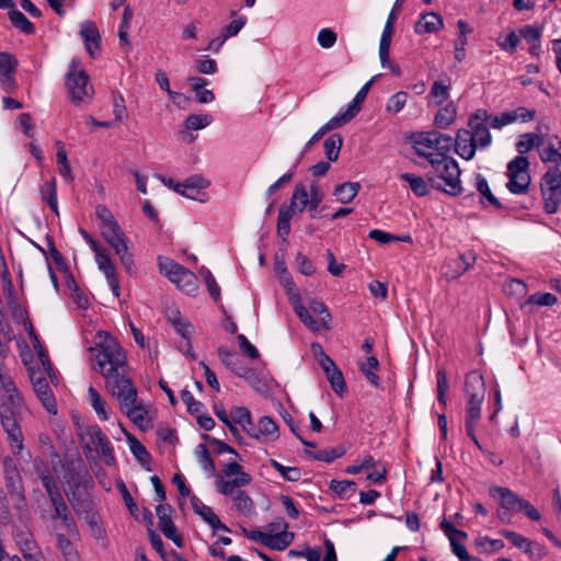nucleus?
<instances>
[{"mask_svg":"<svg viewBox=\"0 0 561 561\" xmlns=\"http://www.w3.org/2000/svg\"><path fill=\"white\" fill-rule=\"evenodd\" d=\"M306 454L314 460L331 462L336 458H340L344 454V449L341 447H336L319 450L317 453L306 450Z\"/></svg>","mask_w":561,"mask_h":561,"instance_id":"obj_48","label":"nucleus"},{"mask_svg":"<svg viewBox=\"0 0 561 561\" xmlns=\"http://www.w3.org/2000/svg\"><path fill=\"white\" fill-rule=\"evenodd\" d=\"M99 268L104 273L107 279L116 276V268L108 255V253H99L95 257Z\"/></svg>","mask_w":561,"mask_h":561,"instance_id":"obj_56","label":"nucleus"},{"mask_svg":"<svg viewBox=\"0 0 561 561\" xmlns=\"http://www.w3.org/2000/svg\"><path fill=\"white\" fill-rule=\"evenodd\" d=\"M477 188H478L479 193L481 194V196H483L488 199L489 206L494 207V208L502 207V204L500 203V201L492 194V192L489 187L488 181L480 175L477 178Z\"/></svg>","mask_w":561,"mask_h":561,"instance_id":"obj_55","label":"nucleus"},{"mask_svg":"<svg viewBox=\"0 0 561 561\" xmlns=\"http://www.w3.org/2000/svg\"><path fill=\"white\" fill-rule=\"evenodd\" d=\"M500 534L508 539L515 547L522 549L525 553H534L533 541L526 537L507 529L501 530Z\"/></svg>","mask_w":561,"mask_h":561,"instance_id":"obj_39","label":"nucleus"},{"mask_svg":"<svg viewBox=\"0 0 561 561\" xmlns=\"http://www.w3.org/2000/svg\"><path fill=\"white\" fill-rule=\"evenodd\" d=\"M128 440L130 444V450L133 455L142 463H147L150 460V455L147 451L146 447L134 436L128 435Z\"/></svg>","mask_w":561,"mask_h":561,"instance_id":"obj_57","label":"nucleus"},{"mask_svg":"<svg viewBox=\"0 0 561 561\" xmlns=\"http://www.w3.org/2000/svg\"><path fill=\"white\" fill-rule=\"evenodd\" d=\"M457 111L454 103H448L445 107L440 108L434 119L435 126L438 128H447L456 119Z\"/></svg>","mask_w":561,"mask_h":561,"instance_id":"obj_30","label":"nucleus"},{"mask_svg":"<svg viewBox=\"0 0 561 561\" xmlns=\"http://www.w3.org/2000/svg\"><path fill=\"white\" fill-rule=\"evenodd\" d=\"M558 298L550 293H536L530 295L527 300L522 305L523 308L529 307H551L556 305Z\"/></svg>","mask_w":561,"mask_h":561,"instance_id":"obj_28","label":"nucleus"},{"mask_svg":"<svg viewBox=\"0 0 561 561\" xmlns=\"http://www.w3.org/2000/svg\"><path fill=\"white\" fill-rule=\"evenodd\" d=\"M435 141H437L436 131L421 133L414 138L413 148L419 156L425 157L428 162H432L436 159Z\"/></svg>","mask_w":561,"mask_h":561,"instance_id":"obj_18","label":"nucleus"},{"mask_svg":"<svg viewBox=\"0 0 561 561\" xmlns=\"http://www.w3.org/2000/svg\"><path fill=\"white\" fill-rule=\"evenodd\" d=\"M443 19L436 12H428L421 15L415 24V32L417 34L435 33L443 27Z\"/></svg>","mask_w":561,"mask_h":561,"instance_id":"obj_23","label":"nucleus"},{"mask_svg":"<svg viewBox=\"0 0 561 561\" xmlns=\"http://www.w3.org/2000/svg\"><path fill=\"white\" fill-rule=\"evenodd\" d=\"M271 466L287 481L295 482L301 478V472L296 467H285L274 459H271Z\"/></svg>","mask_w":561,"mask_h":561,"instance_id":"obj_54","label":"nucleus"},{"mask_svg":"<svg viewBox=\"0 0 561 561\" xmlns=\"http://www.w3.org/2000/svg\"><path fill=\"white\" fill-rule=\"evenodd\" d=\"M476 548L483 553H491L504 548V542L501 539H491L489 537H478L474 540Z\"/></svg>","mask_w":561,"mask_h":561,"instance_id":"obj_44","label":"nucleus"},{"mask_svg":"<svg viewBox=\"0 0 561 561\" xmlns=\"http://www.w3.org/2000/svg\"><path fill=\"white\" fill-rule=\"evenodd\" d=\"M158 266L161 274L167 276L172 283L176 284V286L190 294L196 289V276L190 270L180 265L175 261L159 256L158 257Z\"/></svg>","mask_w":561,"mask_h":561,"instance_id":"obj_7","label":"nucleus"},{"mask_svg":"<svg viewBox=\"0 0 561 561\" xmlns=\"http://www.w3.org/2000/svg\"><path fill=\"white\" fill-rule=\"evenodd\" d=\"M347 122L341 116V114L332 117L327 124H324L308 141L307 148L318 142L327 133L332 129L339 128Z\"/></svg>","mask_w":561,"mask_h":561,"instance_id":"obj_40","label":"nucleus"},{"mask_svg":"<svg viewBox=\"0 0 561 561\" xmlns=\"http://www.w3.org/2000/svg\"><path fill=\"white\" fill-rule=\"evenodd\" d=\"M469 126L477 147L485 148L491 144L492 137L486 124L469 121Z\"/></svg>","mask_w":561,"mask_h":561,"instance_id":"obj_26","label":"nucleus"},{"mask_svg":"<svg viewBox=\"0 0 561 561\" xmlns=\"http://www.w3.org/2000/svg\"><path fill=\"white\" fill-rule=\"evenodd\" d=\"M437 141H435V158L448 157L450 148L454 146V139L448 136L436 131Z\"/></svg>","mask_w":561,"mask_h":561,"instance_id":"obj_53","label":"nucleus"},{"mask_svg":"<svg viewBox=\"0 0 561 561\" xmlns=\"http://www.w3.org/2000/svg\"><path fill=\"white\" fill-rule=\"evenodd\" d=\"M49 378L46 377L38 382H34L33 389L36 393L37 398L42 401L45 409L53 414L57 413L56 400L54 398L53 391L49 387Z\"/></svg>","mask_w":561,"mask_h":561,"instance_id":"obj_21","label":"nucleus"},{"mask_svg":"<svg viewBox=\"0 0 561 561\" xmlns=\"http://www.w3.org/2000/svg\"><path fill=\"white\" fill-rule=\"evenodd\" d=\"M291 213H279L277 218V234L283 242H287V236L290 231Z\"/></svg>","mask_w":561,"mask_h":561,"instance_id":"obj_60","label":"nucleus"},{"mask_svg":"<svg viewBox=\"0 0 561 561\" xmlns=\"http://www.w3.org/2000/svg\"><path fill=\"white\" fill-rule=\"evenodd\" d=\"M542 33L541 25H525L519 28V35L526 39L529 44L540 42Z\"/></svg>","mask_w":561,"mask_h":561,"instance_id":"obj_59","label":"nucleus"},{"mask_svg":"<svg viewBox=\"0 0 561 561\" xmlns=\"http://www.w3.org/2000/svg\"><path fill=\"white\" fill-rule=\"evenodd\" d=\"M4 356L5 353L0 354V420L13 455L19 456L23 450V434L19 425L23 399L8 373Z\"/></svg>","mask_w":561,"mask_h":561,"instance_id":"obj_1","label":"nucleus"},{"mask_svg":"<svg viewBox=\"0 0 561 561\" xmlns=\"http://www.w3.org/2000/svg\"><path fill=\"white\" fill-rule=\"evenodd\" d=\"M330 490L341 497H351L356 492V483L350 480H332L330 482Z\"/></svg>","mask_w":561,"mask_h":561,"instance_id":"obj_42","label":"nucleus"},{"mask_svg":"<svg viewBox=\"0 0 561 561\" xmlns=\"http://www.w3.org/2000/svg\"><path fill=\"white\" fill-rule=\"evenodd\" d=\"M294 540V534L289 531H280L278 534H268L266 547L273 550H284Z\"/></svg>","mask_w":561,"mask_h":561,"instance_id":"obj_35","label":"nucleus"},{"mask_svg":"<svg viewBox=\"0 0 561 561\" xmlns=\"http://www.w3.org/2000/svg\"><path fill=\"white\" fill-rule=\"evenodd\" d=\"M430 163L439 178L445 182L443 190L446 193L450 195H457L460 193V169L456 160L450 157H440L432 160Z\"/></svg>","mask_w":561,"mask_h":561,"instance_id":"obj_9","label":"nucleus"},{"mask_svg":"<svg viewBox=\"0 0 561 561\" xmlns=\"http://www.w3.org/2000/svg\"><path fill=\"white\" fill-rule=\"evenodd\" d=\"M309 308L313 313L320 314L319 320L321 322L323 330H325V331L330 330V328H331L330 322H331L332 318H331V314L328 311L325 305L320 300L312 299L309 302Z\"/></svg>","mask_w":561,"mask_h":561,"instance_id":"obj_47","label":"nucleus"},{"mask_svg":"<svg viewBox=\"0 0 561 561\" xmlns=\"http://www.w3.org/2000/svg\"><path fill=\"white\" fill-rule=\"evenodd\" d=\"M401 179L408 183L410 190L415 195L424 196L428 193L430 187L423 178L412 173H403L401 174Z\"/></svg>","mask_w":561,"mask_h":561,"instance_id":"obj_34","label":"nucleus"},{"mask_svg":"<svg viewBox=\"0 0 561 561\" xmlns=\"http://www.w3.org/2000/svg\"><path fill=\"white\" fill-rule=\"evenodd\" d=\"M359 187L357 182H346L335 187L334 195L342 204H347L357 195Z\"/></svg>","mask_w":561,"mask_h":561,"instance_id":"obj_29","label":"nucleus"},{"mask_svg":"<svg viewBox=\"0 0 561 561\" xmlns=\"http://www.w3.org/2000/svg\"><path fill=\"white\" fill-rule=\"evenodd\" d=\"M211 123V117L209 115H198L191 114L185 119V126L191 130H198Z\"/></svg>","mask_w":561,"mask_h":561,"instance_id":"obj_58","label":"nucleus"},{"mask_svg":"<svg viewBox=\"0 0 561 561\" xmlns=\"http://www.w3.org/2000/svg\"><path fill=\"white\" fill-rule=\"evenodd\" d=\"M476 260L477 255L473 252L461 254L459 256V263L457 265V268L450 271L449 273H447V275H449L450 278L453 279L461 276L463 273H466L473 266Z\"/></svg>","mask_w":561,"mask_h":561,"instance_id":"obj_41","label":"nucleus"},{"mask_svg":"<svg viewBox=\"0 0 561 561\" xmlns=\"http://www.w3.org/2000/svg\"><path fill=\"white\" fill-rule=\"evenodd\" d=\"M373 84V80H369L367 83H365L362 89L357 92L355 95L353 102L348 105L345 112L341 114V116L348 123L352 118L356 116V114L360 110L362 103L365 101L369 89Z\"/></svg>","mask_w":561,"mask_h":561,"instance_id":"obj_24","label":"nucleus"},{"mask_svg":"<svg viewBox=\"0 0 561 561\" xmlns=\"http://www.w3.org/2000/svg\"><path fill=\"white\" fill-rule=\"evenodd\" d=\"M456 152L463 159L470 160L476 153V142L470 130L459 129L456 138L454 139Z\"/></svg>","mask_w":561,"mask_h":561,"instance_id":"obj_19","label":"nucleus"},{"mask_svg":"<svg viewBox=\"0 0 561 561\" xmlns=\"http://www.w3.org/2000/svg\"><path fill=\"white\" fill-rule=\"evenodd\" d=\"M287 285L289 286L288 294L290 304L300 321L312 332L323 330L320 320L313 319L309 310L301 304L300 295L296 291L293 279L288 278Z\"/></svg>","mask_w":561,"mask_h":561,"instance_id":"obj_16","label":"nucleus"},{"mask_svg":"<svg viewBox=\"0 0 561 561\" xmlns=\"http://www.w3.org/2000/svg\"><path fill=\"white\" fill-rule=\"evenodd\" d=\"M287 285L289 286L288 294L290 304L300 321L312 332L323 330L320 320L313 319L309 310L301 304L300 295L296 291L293 279L288 278Z\"/></svg>","mask_w":561,"mask_h":561,"instance_id":"obj_15","label":"nucleus"},{"mask_svg":"<svg viewBox=\"0 0 561 561\" xmlns=\"http://www.w3.org/2000/svg\"><path fill=\"white\" fill-rule=\"evenodd\" d=\"M541 145L540 136L536 134H524L520 136L519 140L516 144V149L520 154L528 152L531 148L538 147Z\"/></svg>","mask_w":561,"mask_h":561,"instance_id":"obj_49","label":"nucleus"},{"mask_svg":"<svg viewBox=\"0 0 561 561\" xmlns=\"http://www.w3.org/2000/svg\"><path fill=\"white\" fill-rule=\"evenodd\" d=\"M322 201V194L317 185L310 191L302 184H297L291 195L289 210H316Z\"/></svg>","mask_w":561,"mask_h":561,"instance_id":"obj_13","label":"nucleus"},{"mask_svg":"<svg viewBox=\"0 0 561 561\" xmlns=\"http://www.w3.org/2000/svg\"><path fill=\"white\" fill-rule=\"evenodd\" d=\"M233 502L237 510L243 515H251L254 508L253 501L243 491L236 492Z\"/></svg>","mask_w":561,"mask_h":561,"instance_id":"obj_52","label":"nucleus"},{"mask_svg":"<svg viewBox=\"0 0 561 561\" xmlns=\"http://www.w3.org/2000/svg\"><path fill=\"white\" fill-rule=\"evenodd\" d=\"M115 389V393H111L119 402L121 410L129 417V420L139 428H146L150 425L148 411L140 403H137L138 391L133 380L122 387Z\"/></svg>","mask_w":561,"mask_h":561,"instance_id":"obj_4","label":"nucleus"},{"mask_svg":"<svg viewBox=\"0 0 561 561\" xmlns=\"http://www.w3.org/2000/svg\"><path fill=\"white\" fill-rule=\"evenodd\" d=\"M80 35L84 41L85 48L91 57L100 49L101 35L93 22L87 21L81 24Z\"/></svg>","mask_w":561,"mask_h":561,"instance_id":"obj_20","label":"nucleus"},{"mask_svg":"<svg viewBox=\"0 0 561 561\" xmlns=\"http://www.w3.org/2000/svg\"><path fill=\"white\" fill-rule=\"evenodd\" d=\"M257 433L260 434V439L275 440L278 437V427L271 417L263 416L259 420Z\"/></svg>","mask_w":561,"mask_h":561,"instance_id":"obj_31","label":"nucleus"},{"mask_svg":"<svg viewBox=\"0 0 561 561\" xmlns=\"http://www.w3.org/2000/svg\"><path fill=\"white\" fill-rule=\"evenodd\" d=\"M88 82V75L83 70H78L76 61H72L66 77V87L72 102L79 103L91 98L93 89Z\"/></svg>","mask_w":561,"mask_h":561,"instance_id":"obj_12","label":"nucleus"},{"mask_svg":"<svg viewBox=\"0 0 561 561\" xmlns=\"http://www.w3.org/2000/svg\"><path fill=\"white\" fill-rule=\"evenodd\" d=\"M78 436L80 437V444L85 450L87 457L88 453H92L93 450L98 451L100 449L104 462L107 466L115 465L116 460L111 442L98 425H90L80 428Z\"/></svg>","mask_w":561,"mask_h":561,"instance_id":"obj_6","label":"nucleus"},{"mask_svg":"<svg viewBox=\"0 0 561 561\" xmlns=\"http://www.w3.org/2000/svg\"><path fill=\"white\" fill-rule=\"evenodd\" d=\"M195 455L202 466V468L210 476L215 473V463L214 460L210 457L209 450L207 449L206 445L199 444L196 447Z\"/></svg>","mask_w":561,"mask_h":561,"instance_id":"obj_45","label":"nucleus"},{"mask_svg":"<svg viewBox=\"0 0 561 561\" xmlns=\"http://www.w3.org/2000/svg\"><path fill=\"white\" fill-rule=\"evenodd\" d=\"M42 198L51 210H57L56 182L50 180L42 186Z\"/></svg>","mask_w":561,"mask_h":561,"instance_id":"obj_51","label":"nucleus"},{"mask_svg":"<svg viewBox=\"0 0 561 561\" xmlns=\"http://www.w3.org/2000/svg\"><path fill=\"white\" fill-rule=\"evenodd\" d=\"M9 18L11 23L22 32L26 34H33L35 32L33 23L30 22L22 12L13 9L9 12Z\"/></svg>","mask_w":561,"mask_h":561,"instance_id":"obj_46","label":"nucleus"},{"mask_svg":"<svg viewBox=\"0 0 561 561\" xmlns=\"http://www.w3.org/2000/svg\"><path fill=\"white\" fill-rule=\"evenodd\" d=\"M465 393L467 397L466 422L477 423L481 416V405L485 396L482 375L470 371L465 379Z\"/></svg>","mask_w":561,"mask_h":561,"instance_id":"obj_5","label":"nucleus"},{"mask_svg":"<svg viewBox=\"0 0 561 561\" xmlns=\"http://www.w3.org/2000/svg\"><path fill=\"white\" fill-rule=\"evenodd\" d=\"M546 210H557L561 202V172L549 170L541 182Z\"/></svg>","mask_w":561,"mask_h":561,"instance_id":"obj_14","label":"nucleus"},{"mask_svg":"<svg viewBox=\"0 0 561 561\" xmlns=\"http://www.w3.org/2000/svg\"><path fill=\"white\" fill-rule=\"evenodd\" d=\"M181 400L186 405L187 411L191 414L197 415L201 412L202 408H203L202 402L195 400L193 394L188 390H186V389L181 391Z\"/></svg>","mask_w":561,"mask_h":561,"instance_id":"obj_63","label":"nucleus"},{"mask_svg":"<svg viewBox=\"0 0 561 561\" xmlns=\"http://www.w3.org/2000/svg\"><path fill=\"white\" fill-rule=\"evenodd\" d=\"M379 367L376 356H369L366 363L360 364V370L367 380L375 387H379V377L374 373Z\"/></svg>","mask_w":561,"mask_h":561,"instance_id":"obj_43","label":"nucleus"},{"mask_svg":"<svg viewBox=\"0 0 561 561\" xmlns=\"http://www.w3.org/2000/svg\"><path fill=\"white\" fill-rule=\"evenodd\" d=\"M157 178L169 188L192 199L204 201L206 193L201 190L209 185V182L199 175L191 176L183 183L175 182L173 179L163 175H157Z\"/></svg>","mask_w":561,"mask_h":561,"instance_id":"obj_11","label":"nucleus"},{"mask_svg":"<svg viewBox=\"0 0 561 561\" xmlns=\"http://www.w3.org/2000/svg\"><path fill=\"white\" fill-rule=\"evenodd\" d=\"M325 376L334 392L342 396L346 389L342 371L335 366L334 368H331L329 373H325Z\"/></svg>","mask_w":561,"mask_h":561,"instance_id":"obj_50","label":"nucleus"},{"mask_svg":"<svg viewBox=\"0 0 561 561\" xmlns=\"http://www.w3.org/2000/svg\"><path fill=\"white\" fill-rule=\"evenodd\" d=\"M90 352L95 362L94 369L105 379V388L110 393H115V389L131 381L126 355L115 339L108 334L103 337L100 335V341Z\"/></svg>","mask_w":561,"mask_h":561,"instance_id":"obj_2","label":"nucleus"},{"mask_svg":"<svg viewBox=\"0 0 561 561\" xmlns=\"http://www.w3.org/2000/svg\"><path fill=\"white\" fill-rule=\"evenodd\" d=\"M50 504L54 508V513L50 518L51 519H61V522L67 530V534L70 537H77L79 535V530H78L77 524H76L73 517L71 516L70 510H69L66 501L64 500V497L56 500V501L51 502Z\"/></svg>","mask_w":561,"mask_h":561,"instance_id":"obj_17","label":"nucleus"},{"mask_svg":"<svg viewBox=\"0 0 561 561\" xmlns=\"http://www.w3.org/2000/svg\"><path fill=\"white\" fill-rule=\"evenodd\" d=\"M407 99H408V94L405 92H403V91L397 92L396 94H393L390 98V100L386 106V110L388 112H392L394 114L399 113L403 108V106L407 102Z\"/></svg>","mask_w":561,"mask_h":561,"instance_id":"obj_64","label":"nucleus"},{"mask_svg":"<svg viewBox=\"0 0 561 561\" xmlns=\"http://www.w3.org/2000/svg\"><path fill=\"white\" fill-rule=\"evenodd\" d=\"M528 165V160L523 156L516 157L508 163L506 172L508 182L506 187L511 193L524 194L528 191L530 184Z\"/></svg>","mask_w":561,"mask_h":561,"instance_id":"obj_10","label":"nucleus"},{"mask_svg":"<svg viewBox=\"0 0 561 561\" xmlns=\"http://www.w3.org/2000/svg\"><path fill=\"white\" fill-rule=\"evenodd\" d=\"M14 539L20 547L23 557L27 558V554H30L35 548V542L31 533L26 529H16L14 531Z\"/></svg>","mask_w":561,"mask_h":561,"instance_id":"obj_36","label":"nucleus"},{"mask_svg":"<svg viewBox=\"0 0 561 561\" xmlns=\"http://www.w3.org/2000/svg\"><path fill=\"white\" fill-rule=\"evenodd\" d=\"M39 359H41V366H38V367L32 366V367H28V369H27L32 386H34V382H38L39 380H43L46 377L49 378L51 383L56 382L57 377L53 371V368L48 360V357L44 354L43 351H39Z\"/></svg>","mask_w":561,"mask_h":561,"instance_id":"obj_22","label":"nucleus"},{"mask_svg":"<svg viewBox=\"0 0 561 561\" xmlns=\"http://www.w3.org/2000/svg\"><path fill=\"white\" fill-rule=\"evenodd\" d=\"M490 495L492 497H499L501 500V507L511 510L512 512L524 513L529 519L537 522L541 518L538 510L531 505L528 501L519 497L513 491L504 486H493L490 489Z\"/></svg>","mask_w":561,"mask_h":561,"instance_id":"obj_8","label":"nucleus"},{"mask_svg":"<svg viewBox=\"0 0 561 561\" xmlns=\"http://www.w3.org/2000/svg\"><path fill=\"white\" fill-rule=\"evenodd\" d=\"M57 546L61 551L65 561H79V554L72 542L65 534L57 533Z\"/></svg>","mask_w":561,"mask_h":561,"instance_id":"obj_32","label":"nucleus"},{"mask_svg":"<svg viewBox=\"0 0 561 561\" xmlns=\"http://www.w3.org/2000/svg\"><path fill=\"white\" fill-rule=\"evenodd\" d=\"M96 220L102 236L115 250L122 265L130 273L134 267L133 255L128 251L127 238L114 216L112 213H96Z\"/></svg>","mask_w":561,"mask_h":561,"instance_id":"obj_3","label":"nucleus"},{"mask_svg":"<svg viewBox=\"0 0 561 561\" xmlns=\"http://www.w3.org/2000/svg\"><path fill=\"white\" fill-rule=\"evenodd\" d=\"M201 274L205 280V284L207 286V289L210 294V296L214 298V300H218L220 297V288L218 284L216 283L215 277L213 276L211 272L205 267L201 270Z\"/></svg>","mask_w":561,"mask_h":561,"instance_id":"obj_61","label":"nucleus"},{"mask_svg":"<svg viewBox=\"0 0 561 561\" xmlns=\"http://www.w3.org/2000/svg\"><path fill=\"white\" fill-rule=\"evenodd\" d=\"M518 119V112H507L490 117V126L501 128Z\"/></svg>","mask_w":561,"mask_h":561,"instance_id":"obj_62","label":"nucleus"},{"mask_svg":"<svg viewBox=\"0 0 561 561\" xmlns=\"http://www.w3.org/2000/svg\"><path fill=\"white\" fill-rule=\"evenodd\" d=\"M39 477L50 503L64 497L58 484L56 483V481L54 480L53 476L49 473L48 470L42 471Z\"/></svg>","mask_w":561,"mask_h":561,"instance_id":"obj_37","label":"nucleus"},{"mask_svg":"<svg viewBox=\"0 0 561 561\" xmlns=\"http://www.w3.org/2000/svg\"><path fill=\"white\" fill-rule=\"evenodd\" d=\"M88 396L90 399V403L94 409L95 413L103 420H108V410L107 403L102 399L100 393L93 387H90L88 390Z\"/></svg>","mask_w":561,"mask_h":561,"instance_id":"obj_38","label":"nucleus"},{"mask_svg":"<svg viewBox=\"0 0 561 561\" xmlns=\"http://www.w3.org/2000/svg\"><path fill=\"white\" fill-rule=\"evenodd\" d=\"M55 146L57 148L56 159H57V164H58V172L67 182H72L73 174H72L69 161H68L67 151L65 149V146L60 140H57L55 142Z\"/></svg>","mask_w":561,"mask_h":561,"instance_id":"obj_25","label":"nucleus"},{"mask_svg":"<svg viewBox=\"0 0 561 561\" xmlns=\"http://www.w3.org/2000/svg\"><path fill=\"white\" fill-rule=\"evenodd\" d=\"M342 145L343 138L340 134H333L324 140L325 157L329 161L334 162L339 159Z\"/></svg>","mask_w":561,"mask_h":561,"instance_id":"obj_33","label":"nucleus"},{"mask_svg":"<svg viewBox=\"0 0 561 561\" xmlns=\"http://www.w3.org/2000/svg\"><path fill=\"white\" fill-rule=\"evenodd\" d=\"M14 65L15 60L10 54L0 53V82L5 87H10L13 83L11 75Z\"/></svg>","mask_w":561,"mask_h":561,"instance_id":"obj_27","label":"nucleus"}]
</instances>
